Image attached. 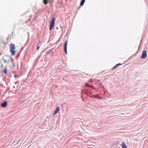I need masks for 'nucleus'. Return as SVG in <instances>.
<instances>
[{
    "mask_svg": "<svg viewBox=\"0 0 148 148\" xmlns=\"http://www.w3.org/2000/svg\"><path fill=\"white\" fill-rule=\"evenodd\" d=\"M10 51L11 53L12 56L14 55L15 54V51L14 50L15 49V45L13 44H11L10 45Z\"/></svg>",
    "mask_w": 148,
    "mask_h": 148,
    "instance_id": "f257e3e1",
    "label": "nucleus"
},
{
    "mask_svg": "<svg viewBox=\"0 0 148 148\" xmlns=\"http://www.w3.org/2000/svg\"><path fill=\"white\" fill-rule=\"evenodd\" d=\"M55 18H53L52 20L50 25L49 29L51 30L54 27L55 23Z\"/></svg>",
    "mask_w": 148,
    "mask_h": 148,
    "instance_id": "f03ea898",
    "label": "nucleus"
},
{
    "mask_svg": "<svg viewBox=\"0 0 148 148\" xmlns=\"http://www.w3.org/2000/svg\"><path fill=\"white\" fill-rule=\"evenodd\" d=\"M147 55L146 50H144L143 51L141 57L143 58H145L147 57Z\"/></svg>",
    "mask_w": 148,
    "mask_h": 148,
    "instance_id": "7ed1b4c3",
    "label": "nucleus"
},
{
    "mask_svg": "<svg viewBox=\"0 0 148 148\" xmlns=\"http://www.w3.org/2000/svg\"><path fill=\"white\" fill-rule=\"evenodd\" d=\"M67 41H66L64 43V51L65 53L67 54Z\"/></svg>",
    "mask_w": 148,
    "mask_h": 148,
    "instance_id": "20e7f679",
    "label": "nucleus"
},
{
    "mask_svg": "<svg viewBox=\"0 0 148 148\" xmlns=\"http://www.w3.org/2000/svg\"><path fill=\"white\" fill-rule=\"evenodd\" d=\"M7 105V102L6 101H5L3 103H1V106L3 108L5 107Z\"/></svg>",
    "mask_w": 148,
    "mask_h": 148,
    "instance_id": "39448f33",
    "label": "nucleus"
},
{
    "mask_svg": "<svg viewBox=\"0 0 148 148\" xmlns=\"http://www.w3.org/2000/svg\"><path fill=\"white\" fill-rule=\"evenodd\" d=\"M60 109L59 107H57L56 108L55 111L53 115H55L59 111Z\"/></svg>",
    "mask_w": 148,
    "mask_h": 148,
    "instance_id": "423d86ee",
    "label": "nucleus"
},
{
    "mask_svg": "<svg viewBox=\"0 0 148 148\" xmlns=\"http://www.w3.org/2000/svg\"><path fill=\"white\" fill-rule=\"evenodd\" d=\"M121 145L122 148H127V146L125 145V144L124 142H122Z\"/></svg>",
    "mask_w": 148,
    "mask_h": 148,
    "instance_id": "0eeeda50",
    "label": "nucleus"
},
{
    "mask_svg": "<svg viewBox=\"0 0 148 148\" xmlns=\"http://www.w3.org/2000/svg\"><path fill=\"white\" fill-rule=\"evenodd\" d=\"M121 65V63H118L117 64H116L115 66H114V67L112 69H114L115 68H116L117 66H120Z\"/></svg>",
    "mask_w": 148,
    "mask_h": 148,
    "instance_id": "6e6552de",
    "label": "nucleus"
},
{
    "mask_svg": "<svg viewBox=\"0 0 148 148\" xmlns=\"http://www.w3.org/2000/svg\"><path fill=\"white\" fill-rule=\"evenodd\" d=\"M85 0H82V1L80 4V6H82L83 5L85 2Z\"/></svg>",
    "mask_w": 148,
    "mask_h": 148,
    "instance_id": "1a4fd4ad",
    "label": "nucleus"
},
{
    "mask_svg": "<svg viewBox=\"0 0 148 148\" xmlns=\"http://www.w3.org/2000/svg\"><path fill=\"white\" fill-rule=\"evenodd\" d=\"M3 61L5 63H8L9 60L8 59H3Z\"/></svg>",
    "mask_w": 148,
    "mask_h": 148,
    "instance_id": "9d476101",
    "label": "nucleus"
},
{
    "mask_svg": "<svg viewBox=\"0 0 148 148\" xmlns=\"http://www.w3.org/2000/svg\"><path fill=\"white\" fill-rule=\"evenodd\" d=\"M4 73L5 74H6L7 73V69L5 67V69L3 71Z\"/></svg>",
    "mask_w": 148,
    "mask_h": 148,
    "instance_id": "9b49d317",
    "label": "nucleus"
},
{
    "mask_svg": "<svg viewBox=\"0 0 148 148\" xmlns=\"http://www.w3.org/2000/svg\"><path fill=\"white\" fill-rule=\"evenodd\" d=\"M43 3L45 5L47 4L48 3L47 0H43Z\"/></svg>",
    "mask_w": 148,
    "mask_h": 148,
    "instance_id": "f8f14e48",
    "label": "nucleus"
},
{
    "mask_svg": "<svg viewBox=\"0 0 148 148\" xmlns=\"http://www.w3.org/2000/svg\"><path fill=\"white\" fill-rule=\"evenodd\" d=\"M47 1L48 3H51L52 2V0H47Z\"/></svg>",
    "mask_w": 148,
    "mask_h": 148,
    "instance_id": "ddd939ff",
    "label": "nucleus"
},
{
    "mask_svg": "<svg viewBox=\"0 0 148 148\" xmlns=\"http://www.w3.org/2000/svg\"><path fill=\"white\" fill-rule=\"evenodd\" d=\"M37 50H38L39 47H40L39 46H37Z\"/></svg>",
    "mask_w": 148,
    "mask_h": 148,
    "instance_id": "4468645a",
    "label": "nucleus"
},
{
    "mask_svg": "<svg viewBox=\"0 0 148 148\" xmlns=\"http://www.w3.org/2000/svg\"><path fill=\"white\" fill-rule=\"evenodd\" d=\"M85 85H86V86H89V87H90V86H89V85L88 84H86Z\"/></svg>",
    "mask_w": 148,
    "mask_h": 148,
    "instance_id": "2eb2a0df",
    "label": "nucleus"
},
{
    "mask_svg": "<svg viewBox=\"0 0 148 148\" xmlns=\"http://www.w3.org/2000/svg\"><path fill=\"white\" fill-rule=\"evenodd\" d=\"M1 66L2 67H3V65H1Z\"/></svg>",
    "mask_w": 148,
    "mask_h": 148,
    "instance_id": "dca6fc26",
    "label": "nucleus"
},
{
    "mask_svg": "<svg viewBox=\"0 0 148 148\" xmlns=\"http://www.w3.org/2000/svg\"><path fill=\"white\" fill-rule=\"evenodd\" d=\"M97 98H100V97H97Z\"/></svg>",
    "mask_w": 148,
    "mask_h": 148,
    "instance_id": "f3484780",
    "label": "nucleus"
}]
</instances>
